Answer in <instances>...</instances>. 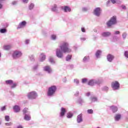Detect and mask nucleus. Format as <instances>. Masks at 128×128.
Segmentation results:
<instances>
[{
  "instance_id": "nucleus-1",
  "label": "nucleus",
  "mask_w": 128,
  "mask_h": 128,
  "mask_svg": "<svg viewBox=\"0 0 128 128\" xmlns=\"http://www.w3.org/2000/svg\"><path fill=\"white\" fill-rule=\"evenodd\" d=\"M59 48L56 49V56L58 58H62L64 54H70L72 52V49L70 48V44L67 42H63Z\"/></svg>"
},
{
  "instance_id": "nucleus-2",
  "label": "nucleus",
  "mask_w": 128,
  "mask_h": 128,
  "mask_svg": "<svg viewBox=\"0 0 128 128\" xmlns=\"http://www.w3.org/2000/svg\"><path fill=\"white\" fill-rule=\"evenodd\" d=\"M22 51L18 50L14 51L12 54V58L14 60H18V58H22Z\"/></svg>"
},
{
  "instance_id": "nucleus-3",
  "label": "nucleus",
  "mask_w": 128,
  "mask_h": 128,
  "mask_svg": "<svg viewBox=\"0 0 128 128\" xmlns=\"http://www.w3.org/2000/svg\"><path fill=\"white\" fill-rule=\"evenodd\" d=\"M56 86H52L48 88L47 93L48 96H54V94L56 93Z\"/></svg>"
},
{
  "instance_id": "nucleus-4",
  "label": "nucleus",
  "mask_w": 128,
  "mask_h": 128,
  "mask_svg": "<svg viewBox=\"0 0 128 128\" xmlns=\"http://www.w3.org/2000/svg\"><path fill=\"white\" fill-rule=\"evenodd\" d=\"M116 16H113L112 18H110V20L106 22V25L108 28H110L112 26L116 24Z\"/></svg>"
},
{
  "instance_id": "nucleus-5",
  "label": "nucleus",
  "mask_w": 128,
  "mask_h": 128,
  "mask_svg": "<svg viewBox=\"0 0 128 128\" xmlns=\"http://www.w3.org/2000/svg\"><path fill=\"white\" fill-rule=\"evenodd\" d=\"M100 84H102L100 80L96 79L90 80L88 82V86H96V84L100 85Z\"/></svg>"
},
{
  "instance_id": "nucleus-6",
  "label": "nucleus",
  "mask_w": 128,
  "mask_h": 128,
  "mask_svg": "<svg viewBox=\"0 0 128 128\" xmlns=\"http://www.w3.org/2000/svg\"><path fill=\"white\" fill-rule=\"evenodd\" d=\"M111 86L113 90H118L120 88V82L118 81H114L112 82Z\"/></svg>"
},
{
  "instance_id": "nucleus-7",
  "label": "nucleus",
  "mask_w": 128,
  "mask_h": 128,
  "mask_svg": "<svg viewBox=\"0 0 128 128\" xmlns=\"http://www.w3.org/2000/svg\"><path fill=\"white\" fill-rule=\"evenodd\" d=\"M27 96L29 100H36L38 98V94L34 91L31 92L28 94Z\"/></svg>"
},
{
  "instance_id": "nucleus-8",
  "label": "nucleus",
  "mask_w": 128,
  "mask_h": 128,
  "mask_svg": "<svg viewBox=\"0 0 128 128\" xmlns=\"http://www.w3.org/2000/svg\"><path fill=\"white\" fill-rule=\"evenodd\" d=\"M100 12H102V8H96L94 10V14L96 16H100Z\"/></svg>"
},
{
  "instance_id": "nucleus-9",
  "label": "nucleus",
  "mask_w": 128,
  "mask_h": 128,
  "mask_svg": "<svg viewBox=\"0 0 128 128\" xmlns=\"http://www.w3.org/2000/svg\"><path fill=\"white\" fill-rule=\"evenodd\" d=\"M44 70V72H48V74H52V68L50 66H46L43 68Z\"/></svg>"
},
{
  "instance_id": "nucleus-10",
  "label": "nucleus",
  "mask_w": 128,
  "mask_h": 128,
  "mask_svg": "<svg viewBox=\"0 0 128 128\" xmlns=\"http://www.w3.org/2000/svg\"><path fill=\"white\" fill-rule=\"evenodd\" d=\"M61 8L64 12H70L72 8L68 6H62Z\"/></svg>"
},
{
  "instance_id": "nucleus-11",
  "label": "nucleus",
  "mask_w": 128,
  "mask_h": 128,
  "mask_svg": "<svg viewBox=\"0 0 128 128\" xmlns=\"http://www.w3.org/2000/svg\"><path fill=\"white\" fill-rule=\"evenodd\" d=\"M108 62H112V60H114V56L112 54H108L106 56Z\"/></svg>"
},
{
  "instance_id": "nucleus-12",
  "label": "nucleus",
  "mask_w": 128,
  "mask_h": 128,
  "mask_svg": "<svg viewBox=\"0 0 128 128\" xmlns=\"http://www.w3.org/2000/svg\"><path fill=\"white\" fill-rule=\"evenodd\" d=\"M66 110L65 108L62 107L60 109V118H64V116L66 113Z\"/></svg>"
},
{
  "instance_id": "nucleus-13",
  "label": "nucleus",
  "mask_w": 128,
  "mask_h": 128,
  "mask_svg": "<svg viewBox=\"0 0 128 128\" xmlns=\"http://www.w3.org/2000/svg\"><path fill=\"white\" fill-rule=\"evenodd\" d=\"M101 36L103 38H108L112 36V33L110 32H104L101 34Z\"/></svg>"
},
{
  "instance_id": "nucleus-14",
  "label": "nucleus",
  "mask_w": 128,
  "mask_h": 128,
  "mask_svg": "<svg viewBox=\"0 0 128 128\" xmlns=\"http://www.w3.org/2000/svg\"><path fill=\"white\" fill-rule=\"evenodd\" d=\"M26 22L24 20L20 22L18 25V26L17 27V30L22 28H24V26H26Z\"/></svg>"
},
{
  "instance_id": "nucleus-15",
  "label": "nucleus",
  "mask_w": 128,
  "mask_h": 128,
  "mask_svg": "<svg viewBox=\"0 0 128 128\" xmlns=\"http://www.w3.org/2000/svg\"><path fill=\"white\" fill-rule=\"evenodd\" d=\"M82 114H80L77 116L76 122L78 124H80V122H82Z\"/></svg>"
},
{
  "instance_id": "nucleus-16",
  "label": "nucleus",
  "mask_w": 128,
  "mask_h": 128,
  "mask_svg": "<svg viewBox=\"0 0 128 128\" xmlns=\"http://www.w3.org/2000/svg\"><path fill=\"white\" fill-rule=\"evenodd\" d=\"M13 110L14 112H20V107L18 105H15L13 107Z\"/></svg>"
},
{
  "instance_id": "nucleus-17",
  "label": "nucleus",
  "mask_w": 128,
  "mask_h": 128,
  "mask_svg": "<svg viewBox=\"0 0 128 128\" xmlns=\"http://www.w3.org/2000/svg\"><path fill=\"white\" fill-rule=\"evenodd\" d=\"M46 60V54H41L40 56V61L44 62Z\"/></svg>"
},
{
  "instance_id": "nucleus-18",
  "label": "nucleus",
  "mask_w": 128,
  "mask_h": 128,
  "mask_svg": "<svg viewBox=\"0 0 128 128\" xmlns=\"http://www.w3.org/2000/svg\"><path fill=\"white\" fill-rule=\"evenodd\" d=\"M114 118L115 122H118L122 118V115H120V114H116Z\"/></svg>"
},
{
  "instance_id": "nucleus-19",
  "label": "nucleus",
  "mask_w": 128,
  "mask_h": 128,
  "mask_svg": "<svg viewBox=\"0 0 128 128\" xmlns=\"http://www.w3.org/2000/svg\"><path fill=\"white\" fill-rule=\"evenodd\" d=\"M110 110H112V112H118V107L114 106H110Z\"/></svg>"
},
{
  "instance_id": "nucleus-20",
  "label": "nucleus",
  "mask_w": 128,
  "mask_h": 128,
  "mask_svg": "<svg viewBox=\"0 0 128 128\" xmlns=\"http://www.w3.org/2000/svg\"><path fill=\"white\" fill-rule=\"evenodd\" d=\"M102 50H98L96 53V56L97 58H100V56L102 54Z\"/></svg>"
},
{
  "instance_id": "nucleus-21",
  "label": "nucleus",
  "mask_w": 128,
  "mask_h": 128,
  "mask_svg": "<svg viewBox=\"0 0 128 128\" xmlns=\"http://www.w3.org/2000/svg\"><path fill=\"white\" fill-rule=\"evenodd\" d=\"M30 118H31V117H30V114L24 115V120H30Z\"/></svg>"
},
{
  "instance_id": "nucleus-22",
  "label": "nucleus",
  "mask_w": 128,
  "mask_h": 128,
  "mask_svg": "<svg viewBox=\"0 0 128 128\" xmlns=\"http://www.w3.org/2000/svg\"><path fill=\"white\" fill-rule=\"evenodd\" d=\"M109 90H110V88H108L107 86H104L102 88V92H108Z\"/></svg>"
},
{
  "instance_id": "nucleus-23",
  "label": "nucleus",
  "mask_w": 128,
  "mask_h": 128,
  "mask_svg": "<svg viewBox=\"0 0 128 128\" xmlns=\"http://www.w3.org/2000/svg\"><path fill=\"white\" fill-rule=\"evenodd\" d=\"M90 60V56H85L82 62H88Z\"/></svg>"
},
{
  "instance_id": "nucleus-24",
  "label": "nucleus",
  "mask_w": 128,
  "mask_h": 128,
  "mask_svg": "<svg viewBox=\"0 0 128 128\" xmlns=\"http://www.w3.org/2000/svg\"><path fill=\"white\" fill-rule=\"evenodd\" d=\"M28 108H24L22 110L23 114L24 116H26V114H30V112L28 110Z\"/></svg>"
},
{
  "instance_id": "nucleus-25",
  "label": "nucleus",
  "mask_w": 128,
  "mask_h": 128,
  "mask_svg": "<svg viewBox=\"0 0 128 128\" xmlns=\"http://www.w3.org/2000/svg\"><path fill=\"white\" fill-rule=\"evenodd\" d=\"M77 102L80 104H84V99L82 98H79L77 100Z\"/></svg>"
},
{
  "instance_id": "nucleus-26",
  "label": "nucleus",
  "mask_w": 128,
  "mask_h": 128,
  "mask_svg": "<svg viewBox=\"0 0 128 128\" xmlns=\"http://www.w3.org/2000/svg\"><path fill=\"white\" fill-rule=\"evenodd\" d=\"M52 12H58V6L56 4H54V6L52 8Z\"/></svg>"
},
{
  "instance_id": "nucleus-27",
  "label": "nucleus",
  "mask_w": 128,
  "mask_h": 128,
  "mask_svg": "<svg viewBox=\"0 0 128 128\" xmlns=\"http://www.w3.org/2000/svg\"><path fill=\"white\" fill-rule=\"evenodd\" d=\"M12 48V46L10 45H5L4 46V50H10Z\"/></svg>"
},
{
  "instance_id": "nucleus-28",
  "label": "nucleus",
  "mask_w": 128,
  "mask_h": 128,
  "mask_svg": "<svg viewBox=\"0 0 128 128\" xmlns=\"http://www.w3.org/2000/svg\"><path fill=\"white\" fill-rule=\"evenodd\" d=\"M6 84H10V86H12V84H14V81L12 80H7L6 81Z\"/></svg>"
},
{
  "instance_id": "nucleus-29",
  "label": "nucleus",
  "mask_w": 128,
  "mask_h": 128,
  "mask_svg": "<svg viewBox=\"0 0 128 128\" xmlns=\"http://www.w3.org/2000/svg\"><path fill=\"white\" fill-rule=\"evenodd\" d=\"M72 116H74V114H72V113L69 112L67 114L66 117L68 118H72Z\"/></svg>"
},
{
  "instance_id": "nucleus-30",
  "label": "nucleus",
  "mask_w": 128,
  "mask_h": 128,
  "mask_svg": "<svg viewBox=\"0 0 128 128\" xmlns=\"http://www.w3.org/2000/svg\"><path fill=\"white\" fill-rule=\"evenodd\" d=\"M6 32H7V30H6V28H3L0 29V34H6Z\"/></svg>"
},
{
  "instance_id": "nucleus-31",
  "label": "nucleus",
  "mask_w": 128,
  "mask_h": 128,
  "mask_svg": "<svg viewBox=\"0 0 128 128\" xmlns=\"http://www.w3.org/2000/svg\"><path fill=\"white\" fill-rule=\"evenodd\" d=\"M72 55H68L66 56V61L69 62V60H72Z\"/></svg>"
},
{
  "instance_id": "nucleus-32",
  "label": "nucleus",
  "mask_w": 128,
  "mask_h": 128,
  "mask_svg": "<svg viewBox=\"0 0 128 128\" xmlns=\"http://www.w3.org/2000/svg\"><path fill=\"white\" fill-rule=\"evenodd\" d=\"M29 58L31 62H34V55L29 56Z\"/></svg>"
},
{
  "instance_id": "nucleus-33",
  "label": "nucleus",
  "mask_w": 128,
  "mask_h": 128,
  "mask_svg": "<svg viewBox=\"0 0 128 128\" xmlns=\"http://www.w3.org/2000/svg\"><path fill=\"white\" fill-rule=\"evenodd\" d=\"M91 100H92V102H98V98L92 97V98H91Z\"/></svg>"
},
{
  "instance_id": "nucleus-34",
  "label": "nucleus",
  "mask_w": 128,
  "mask_h": 128,
  "mask_svg": "<svg viewBox=\"0 0 128 128\" xmlns=\"http://www.w3.org/2000/svg\"><path fill=\"white\" fill-rule=\"evenodd\" d=\"M34 8V4L32 3L30 4L28 6V8L29 10H32Z\"/></svg>"
},
{
  "instance_id": "nucleus-35",
  "label": "nucleus",
  "mask_w": 128,
  "mask_h": 128,
  "mask_svg": "<svg viewBox=\"0 0 128 128\" xmlns=\"http://www.w3.org/2000/svg\"><path fill=\"white\" fill-rule=\"evenodd\" d=\"M49 62L52 64H54V58L50 56L49 58Z\"/></svg>"
},
{
  "instance_id": "nucleus-36",
  "label": "nucleus",
  "mask_w": 128,
  "mask_h": 128,
  "mask_svg": "<svg viewBox=\"0 0 128 128\" xmlns=\"http://www.w3.org/2000/svg\"><path fill=\"white\" fill-rule=\"evenodd\" d=\"M87 112L89 114H94V110L92 109H89L87 110Z\"/></svg>"
},
{
  "instance_id": "nucleus-37",
  "label": "nucleus",
  "mask_w": 128,
  "mask_h": 128,
  "mask_svg": "<svg viewBox=\"0 0 128 128\" xmlns=\"http://www.w3.org/2000/svg\"><path fill=\"white\" fill-rule=\"evenodd\" d=\"M74 82L76 86H78L80 84V80H78V79H74Z\"/></svg>"
},
{
  "instance_id": "nucleus-38",
  "label": "nucleus",
  "mask_w": 128,
  "mask_h": 128,
  "mask_svg": "<svg viewBox=\"0 0 128 128\" xmlns=\"http://www.w3.org/2000/svg\"><path fill=\"white\" fill-rule=\"evenodd\" d=\"M88 82V78H84L82 80V84H86Z\"/></svg>"
},
{
  "instance_id": "nucleus-39",
  "label": "nucleus",
  "mask_w": 128,
  "mask_h": 128,
  "mask_svg": "<svg viewBox=\"0 0 128 128\" xmlns=\"http://www.w3.org/2000/svg\"><path fill=\"white\" fill-rule=\"evenodd\" d=\"M51 38L53 40H56V35H54V34L52 35Z\"/></svg>"
},
{
  "instance_id": "nucleus-40",
  "label": "nucleus",
  "mask_w": 128,
  "mask_h": 128,
  "mask_svg": "<svg viewBox=\"0 0 128 128\" xmlns=\"http://www.w3.org/2000/svg\"><path fill=\"white\" fill-rule=\"evenodd\" d=\"M126 36H128V34L126 32H124L122 34V38H123V40H125L126 38Z\"/></svg>"
},
{
  "instance_id": "nucleus-41",
  "label": "nucleus",
  "mask_w": 128,
  "mask_h": 128,
  "mask_svg": "<svg viewBox=\"0 0 128 128\" xmlns=\"http://www.w3.org/2000/svg\"><path fill=\"white\" fill-rule=\"evenodd\" d=\"M16 86V83H12V84L11 85L10 88H14Z\"/></svg>"
},
{
  "instance_id": "nucleus-42",
  "label": "nucleus",
  "mask_w": 128,
  "mask_h": 128,
  "mask_svg": "<svg viewBox=\"0 0 128 128\" xmlns=\"http://www.w3.org/2000/svg\"><path fill=\"white\" fill-rule=\"evenodd\" d=\"M38 65L36 64L33 66L34 70H38Z\"/></svg>"
},
{
  "instance_id": "nucleus-43",
  "label": "nucleus",
  "mask_w": 128,
  "mask_h": 128,
  "mask_svg": "<svg viewBox=\"0 0 128 128\" xmlns=\"http://www.w3.org/2000/svg\"><path fill=\"white\" fill-rule=\"evenodd\" d=\"M88 8L86 7L82 8V12H88Z\"/></svg>"
},
{
  "instance_id": "nucleus-44",
  "label": "nucleus",
  "mask_w": 128,
  "mask_h": 128,
  "mask_svg": "<svg viewBox=\"0 0 128 128\" xmlns=\"http://www.w3.org/2000/svg\"><path fill=\"white\" fill-rule=\"evenodd\" d=\"M5 120H6V122H8V120H10V116H5Z\"/></svg>"
},
{
  "instance_id": "nucleus-45",
  "label": "nucleus",
  "mask_w": 128,
  "mask_h": 128,
  "mask_svg": "<svg viewBox=\"0 0 128 128\" xmlns=\"http://www.w3.org/2000/svg\"><path fill=\"white\" fill-rule=\"evenodd\" d=\"M5 124H6V126H10L12 125V123L11 122H9V123H6Z\"/></svg>"
},
{
  "instance_id": "nucleus-46",
  "label": "nucleus",
  "mask_w": 128,
  "mask_h": 128,
  "mask_svg": "<svg viewBox=\"0 0 128 128\" xmlns=\"http://www.w3.org/2000/svg\"><path fill=\"white\" fill-rule=\"evenodd\" d=\"M80 40L82 42H84V40H86V38L84 37H81L80 38Z\"/></svg>"
},
{
  "instance_id": "nucleus-47",
  "label": "nucleus",
  "mask_w": 128,
  "mask_h": 128,
  "mask_svg": "<svg viewBox=\"0 0 128 128\" xmlns=\"http://www.w3.org/2000/svg\"><path fill=\"white\" fill-rule=\"evenodd\" d=\"M12 6H16V4H18V1H13L12 2Z\"/></svg>"
},
{
  "instance_id": "nucleus-48",
  "label": "nucleus",
  "mask_w": 128,
  "mask_h": 128,
  "mask_svg": "<svg viewBox=\"0 0 128 128\" xmlns=\"http://www.w3.org/2000/svg\"><path fill=\"white\" fill-rule=\"evenodd\" d=\"M81 31L82 32H86V28L84 27H82L81 28Z\"/></svg>"
},
{
  "instance_id": "nucleus-49",
  "label": "nucleus",
  "mask_w": 128,
  "mask_h": 128,
  "mask_svg": "<svg viewBox=\"0 0 128 128\" xmlns=\"http://www.w3.org/2000/svg\"><path fill=\"white\" fill-rule=\"evenodd\" d=\"M80 94V92L78 91L76 92L74 94L75 96H78Z\"/></svg>"
},
{
  "instance_id": "nucleus-50",
  "label": "nucleus",
  "mask_w": 128,
  "mask_h": 128,
  "mask_svg": "<svg viewBox=\"0 0 128 128\" xmlns=\"http://www.w3.org/2000/svg\"><path fill=\"white\" fill-rule=\"evenodd\" d=\"M124 56H126V58H128V51H126L124 52Z\"/></svg>"
},
{
  "instance_id": "nucleus-51",
  "label": "nucleus",
  "mask_w": 128,
  "mask_h": 128,
  "mask_svg": "<svg viewBox=\"0 0 128 128\" xmlns=\"http://www.w3.org/2000/svg\"><path fill=\"white\" fill-rule=\"evenodd\" d=\"M120 34V31H114V34Z\"/></svg>"
},
{
  "instance_id": "nucleus-52",
  "label": "nucleus",
  "mask_w": 128,
  "mask_h": 128,
  "mask_svg": "<svg viewBox=\"0 0 128 128\" xmlns=\"http://www.w3.org/2000/svg\"><path fill=\"white\" fill-rule=\"evenodd\" d=\"M2 112H4V110H6V106H4L1 108Z\"/></svg>"
},
{
  "instance_id": "nucleus-53",
  "label": "nucleus",
  "mask_w": 128,
  "mask_h": 128,
  "mask_svg": "<svg viewBox=\"0 0 128 128\" xmlns=\"http://www.w3.org/2000/svg\"><path fill=\"white\" fill-rule=\"evenodd\" d=\"M25 44H30V40H26L25 42Z\"/></svg>"
},
{
  "instance_id": "nucleus-54",
  "label": "nucleus",
  "mask_w": 128,
  "mask_h": 128,
  "mask_svg": "<svg viewBox=\"0 0 128 128\" xmlns=\"http://www.w3.org/2000/svg\"><path fill=\"white\" fill-rule=\"evenodd\" d=\"M24 4H28V0H22Z\"/></svg>"
},
{
  "instance_id": "nucleus-55",
  "label": "nucleus",
  "mask_w": 128,
  "mask_h": 128,
  "mask_svg": "<svg viewBox=\"0 0 128 128\" xmlns=\"http://www.w3.org/2000/svg\"><path fill=\"white\" fill-rule=\"evenodd\" d=\"M116 3L118 4H122V2H120V0H116Z\"/></svg>"
},
{
  "instance_id": "nucleus-56",
  "label": "nucleus",
  "mask_w": 128,
  "mask_h": 128,
  "mask_svg": "<svg viewBox=\"0 0 128 128\" xmlns=\"http://www.w3.org/2000/svg\"><path fill=\"white\" fill-rule=\"evenodd\" d=\"M66 80H68L66 79V78L64 77L62 81L64 82H66Z\"/></svg>"
},
{
  "instance_id": "nucleus-57",
  "label": "nucleus",
  "mask_w": 128,
  "mask_h": 128,
  "mask_svg": "<svg viewBox=\"0 0 128 128\" xmlns=\"http://www.w3.org/2000/svg\"><path fill=\"white\" fill-rule=\"evenodd\" d=\"M86 96H90V92H88L86 94Z\"/></svg>"
},
{
  "instance_id": "nucleus-58",
  "label": "nucleus",
  "mask_w": 128,
  "mask_h": 128,
  "mask_svg": "<svg viewBox=\"0 0 128 128\" xmlns=\"http://www.w3.org/2000/svg\"><path fill=\"white\" fill-rule=\"evenodd\" d=\"M113 38H114H114H115L116 40H118V36H114V37H113Z\"/></svg>"
},
{
  "instance_id": "nucleus-59",
  "label": "nucleus",
  "mask_w": 128,
  "mask_h": 128,
  "mask_svg": "<svg viewBox=\"0 0 128 128\" xmlns=\"http://www.w3.org/2000/svg\"><path fill=\"white\" fill-rule=\"evenodd\" d=\"M97 38H98V37H96V36H93L94 40H96Z\"/></svg>"
},
{
  "instance_id": "nucleus-60",
  "label": "nucleus",
  "mask_w": 128,
  "mask_h": 128,
  "mask_svg": "<svg viewBox=\"0 0 128 128\" xmlns=\"http://www.w3.org/2000/svg\"><path fill=\"white\" fill-rule=\"evenodd\" d=\"M122 10H126V6H122Z\"/></svg>"
},
{
  "instance_id": "nucleus-61",
  "label": "nucleus",
  "mask_w": 128,
  "mask_h": 128,
  "mask_svg": "<svg viewBox=\"0 0 128 128\" xmlns=\"http://www.w3.org/2000/svg\"><path fill=\"white\" fill-rule=\"evenodd\" d=\"M112 4H116V0H110Z\"/></svg>"
},
{
  "instance_id": "nucleus-62",
  "label": "nucleus",
  "mask_w": 128,
  "mask_h": 128,
  "mask_svg": "<svg viewBox=\"0 0 128 128\" xmlns=\"http://www.w3.org/2000/svg\"><path fill=\"white\" fill-rule=\"evenodd\" d=\"M4 2H6V0H0V4H2Z\"/></svg>"
},
{
  "instance_id": "nucleus-63",
  "label": "nucleus",
  "mask_w": 128,
  "mask_h": 128,
  "mask_svg": "<svg viewBox=\"0 0 128 128\" xmlns=\"http://www.w3.org/2000/svg\"><path fill=\"white\" fill-rule=\"evenodd\" d=\"M2 6H3L2 4L0 3V10H2Z\"/></svg>"
},
{
  "instance_id": "nucleus-64",
  "label": "nucleus",
  "mask_w": 128,
  "mask_h": 128,
  "mask_svg": "<svg viewBox=\"0 0 128 128\" xmlns=\"http://www.w3.org/2000/svg\"><path fill=\"white\" fill-rule=\"evenodd\" d=\"M17 128H24L22 126H17Z\"/></svg>"
}]
</instances>
